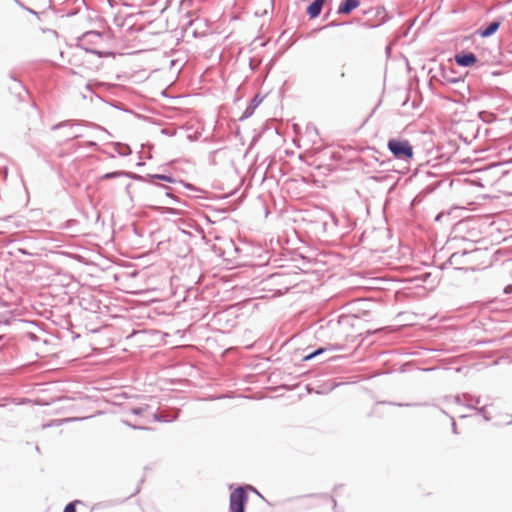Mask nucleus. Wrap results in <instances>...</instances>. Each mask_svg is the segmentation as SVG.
Returning a JSON list of instances; mask_svg holds the SVG:
<instances>
[{
    "label": "nucleus",
    "instance_id": "473e14b6",
    "mask_svg": "<svg viewBox=\"0 0 512 512\" xmlns=\"http://www.w3.org/2000/svg\"><path fill=\"white\" fill-rule=\"evenodd\" d=\"M86 146L89 147V148H93V149H97L98 148V144L95 141H88V142H86Z\"/></svg>",
    "mask_w": 512,
    "mask_h": 512
},
{
    "label": "nucleus",
    "instance_id": "20e7f679",
    "mask_svg": "<svg viewBox=\"0 0 512 512\" xmlns=\"http://www.w3.org/2000/svg\"><path fill=\"white\" fill-rule=\"evenodd\" d=\"M431 80L440 81L446 84H464V79L460 75H457L454 69L446 68L444 65H441L438 68L437 73L431 76Z\"/></svg>",
    "mask_w": 512,
    "mask_h": 512
},
{
    "label": "nucleus",
    "instance_id": "1a4fd4ad",
    "mask_svg": "<svg viewBox=\"0 0 512 512\" xmlns=\"http://www.w3.org/2000/svg\"><path fill=\"white\" fill-rule=\"evenodd\" d=\"M361 0H342L337 8V14L349 15L360 6Z\"/></svg>",
    "mask_w": 512,
    "mask_h": 512
},
{
    "label": "nucleus",
    "instance_id": "4c0bfd02",
    "mask_svg": "<svg viewBox=\"0 0 512 512\" xmlns=\"http://www.w3.org/2000/svg\"><path fill=\"white\" fill-rule=\"evenodd\" d=\"M314 358H315V357L313 356V353H312V351H311L310 353H308V354H306L305 356H303L302 360H303V361H309V360H312V359H314Z\"/></svg>",
    "mask_w": 512,
    "mask_h": 512
},
{
    "label": "nucleus",
    "instance_id": "bb28decb",
    "mask_svg": "<svg viewBox=\"0 0 512 512\" xmlns=\"http://www.w3.org/2000/svg\"><path fill=\"white\" fill-rule=\"evenodd\" d=\"M345 23H338L336 21H331L329 22L328 24H326L325 26H323V29H327V28H332V27H337V26H340V25H344Z\"/></svg>",
    "mask_w": 512,
    "mask_h": 512
},
{
    "label": "nucleus",
    "instance_id": "f704fd0d",
    "mask_svg": "<svg viewBox=\"0 0 512 512\" xmlns=\"http://www.w3.org/2000/svg\"><path fill=\"white\" fill-rule=\"evenodd\" d=\"M128 426H130L131 428L133 429H138V430H146L148 429L147 427H144V426H137V425H132L130 424L129 422H125Z\"/></svg>",
    "mask_w": 512,
    "mask_h": 512
},
{
    "label": "nucleus",
    "instance_id": "b1692460",
    "mask_svg": "<svg viewBox=\"0 0 512 512\" xmlns=\"http://www.w3.org/2000/svg\"><path fill=\"white\" fill-rule=\"evenodd\" d=\"M87 52L97 55L100 58L106 57L111 54L110 52H104V51H100V50H96V49H87Z\"/></svg>",
    "mask_w": 512,
    "mask_h": 512
},
{
    "label": "nucleus",
    "instance_id": "4be33fe9",
    "mask_svg": "<svg viewBox=\"0 0 512 512\" xmlns=\"http://www.w3.org/2000/svg\"><path fill=\"white\" fill-rule=\"evenodd\" d=\"M149 408L148 405L140 406V407H134L131 409V413L136 416L142 415L147 409Z\"/></svg>",
    "mask_w": 512,
    "mask_h": 512
},
{
    "label": "nucleus",
    "instance_id": "cd10ccee",
    "mask_svg": "<svg viewBox=\"0 0 512 512\" xmlns=\"http://www.w3.org/2000/svg\"><path fill=\"white\" fill-rule=\"evenodd\" d=\"M160 187L166 190L165 194H166V196H167V197L172 198V199H173L174 201H176V202L178 201V199H177V198H175V197H173V196H172V194H171V192H170V188H169V187H167V186H165V185H160Z\"/></svg>",
    "mask_w": 512,
    "mask_h": 512
},
{
    "label": "nucleus",
    "instance_id": "f8f14e48",
    "mask_svg": "<svg viewBox=\"0 0 512 512\" xmlns=\"http://www.w3.org/2000/svg\"><path fill=\"white\" fill-rule=\"evenodd\" d=\"M328 0H313L306 8V14L310 19H315L320 16L322 8Z\"/></svg>",
    "mask_w": 512,
    "mask_h": 512
},
{
    "label": "nucleus",
    "instance_id": "c9c22d12",
    "mask_svg": "<svg viewBox=\"0 0 512 512\" xmlns=\"http://www.w3.org/2000/svg\"><path fill=\"white\" fill-rule=\"evenodd\" d=\"M18 252H19V253H21V254H23V255H27V256H32V255H34L33 253H31V252L27 251V250H26V249H24V248H18Z\"/></svg>",
    "mask_w": 512,
    "mask_h": 512
},
{
    "label": "nucleus",
    "instance_id": "aec40b11",
    "mask_svg": "<svg viewBox=\"0 0 512 512\" xmlns=\"http://www.w3.org/2000/svg\"><path fill=\"white\" fill-rule=\"evenodd\" d=\"M79 503H81L79 500H75V501H72V502L68 503L65 506L63 512H77L76 505L79 504Z\"/></svg>",
    "mask_w": 512,
    "mask_h": 512
},
{
    "label": "nucleus",
    "instance_id": "393cba45",
    "mask_svg": "<svg viewBox=\"0 0 512 512\" xmlns=\"http://www.w3.org/2000/svg\"><path fill=\"white\" fill-rule=\"evenodd\" d=\"M380 404H390V405H395V406H399V407H403V406H419L420 404L418 403H414V404H411V403H395V402H386V401H382V402H379Z\"/></svg>",
    "mask_w": 512,
    "mask_h": 512
},
{
    "label": "nucleus",
    "instance_id": "7ed1b4c3",
    "mask_svg": "<svg viewBox=\"0 0 512 512\" xmlns=\"http://www.w3.org/2000/svg\"><path fill=\"white\" fill-rule=\"evenodd\" d=\"M249 500L246 488L237 486L229 496L230 512H246V506Z\"/></svg>",
    "mask_w": 512,
    "mask_h": 512
},
{
    "label": "nucleus",
    "instance_id": "dca6fc26",
    "mask_svg": "<svg viewBox=\"0 0 512 512\" xmlns=\"http://www.w3.org/2000/svg\"><path fill=\"white\" fill-rule=\"evenodd\" d=\"M145 178H149L151 180H161V181H165V182H168V183H176L177 180L175 178H173L172 176L170 175H166V174H148L147 176L144 177Z\"/></svg>",
    "mask_w": 512,
    "mask_h": 512
},
{
    "label": "nucleus",
    "instance_id": "79ce46f5",
    "mask_svg": "<svg viewBox=\"0 0 512 512\" xmlns=\"http://www.w3.org/2000/svg\"><path fill=\"white\" fill-rule=\"evenodd\" d=\"M11 78L18 84L19 87L23 88L22 84L14 77V75H11Z\"/></svg>",
    "mask_w": 512,
    "mask_h": 512
},
{
    "label": "nucleus",
    "instance_id": "4468645a",
    "mask_svg": "<svg viewBox=\"0 0 512 512\" xmlns=\"http://www.w3.org/2000/svg\"><path fill=\"white\" fill-rule=\"evenodd\" d=\"M344 349V345L342 344H328L326 346H321L312 351L313 356L316 358L319 355L327 351H341Z\"/></svg>",
    "mask_w": 512,
    "mask_h": 512
},
{
    "label": "nucleus",
    "instance_id": "5701e85b",
    "mask_svg": "<svg viewBox=\"0 0 512 512\" xmlns=\"http://www.w3.org/2000/svg\"><path fill=\"white\" fill-rule=\"evenodd\" d=\"M453 400L454 403L458 404V405H464L466 406V402L464 403L463 402V394L462 395H456V396H451V397H446V400Z\"/></svg>",
    "mask_w": 512,
    "mask_h": 512
},
{
    "label": "nucleus",
    "instance_id": "ea45409f",
    "mask_svg": "<svg viewBox=\"0 0 512 512\" xmlns=\"http://www.w3.org/2000/svg\"><path fill=\"white\" fill-rule=\"evenodd\" d=\"M504 293L507 295L512 293V284H509L504 288Z\"/></svg>",
    "mask_w": 512,
    "mask_h": 512
},
{
    "label": "nucleus",
    "instance_id": "423d86ee",
    "mask_svg": "<svg viewBox=\"0 0 512 512\" xmlns=\"http://www.w3.org/2000/svg\"><path fill=\"white\" fill-rule=\"evenodd\" d=\"M355 320H358L357 317L355 316H352V315H341L338 317L337 320H334V319H331L327 322L326 324V328L327 329H330V330H336L338 328H345V327H348V326H353L354 325V321ZM325 327L322 325L320 326L319 328V331H317V334L318 335H323V331H324Z\"/></svg>",
    "mask_w": 512,
    "mask_h": 512
},
{
    "label": "nucleus",
    "instance_id": "0eeeda50",
    "mask_svg": "<svg viewBox=\"0 0 512 512\" xmlns=\"http://www.w3.org/2000/svg\"><path fill=\"white\" fill-rule=\"evenodd\" d=\"M454 61L460 67H471L478 62V58L473 52L463 50L455 54Z\"/></svg>",
    "mask_w": 512,
    "mask_h": 512
},
{
    "label": "nucleus",
    "instance_id": "a18cd8bd",
    "mask_svg": "<svg viewBox=\"0 0 512 512\" xmlns=\"http://www.w3.org/2000/svg\"><path fill=\"white\" fill-rule=\"evenodd\" d=\"M86 88H87V89H91L90 84H87V85H86Z\"/></svg>",
    "mask_w": 512,
    "mask_h": 512
},
{
    "label": "nucleus",
    "instance_id": "c03bdc74",
    "mask_svg": "<svg viewBox=\"0 0 512 512\" xmlns=\"http://www.w3.org/2000/svg\"><path fill=\"white\" fill-rule=\"evenodd\" d=\"M330 13H327L324 15V19H327L329 17Z\"/></svg>",
    "mask_w": 512,
    "mask_h": 512
},
{
    "label": "nucleus",
    "instance_id": "ddd939ff",
    "mask_svg": "<svg viewBox=\"0 0 512 512\" xmlns=\"http://www.w3.org/2000/svg\"><path fill=\"white\" fill-rule=\"evenodd\" d=\"M179 410L174 413H159L155 412L153 414V419L157 422H172L175 421L179 416Z\"/></svg>",
    "mask_w": 512,
    "mask_h": 512
},
{
    "label": "nucleus",
    "instance_id": "a878e982",
    "mask_svg": "<svg viewBox=\"0 0 512 512\" xmlns=\"http://www.w3.org/2000/svg\"><path fill=\"white\" fill-rule=\"evenodd\" d=\"M160 132H161V134L169 136V137H173V136L176 135V130L175 129H171V128H162L160 130Z\"/></svg>",
    "mask_w": 512,
    "mask_h": 512
},
{
    "label": "nucleus",
    "instance_id": "c85d7f7f",
    "mask_svg": "<svg viewBox=\"0 0 512 512\" xmlns=\"http://www.w3.org/2000/svg\"><path fill=\"white\" fill-rule=\"evenodd\" d=\"M88 417H70V418H65L62 420V422H72V421H81V420H84V419H87Z\"/></svg>",
    "mask_w": 512,
    "mask_h": 512
},
{
    "label": "nucleus",
    "instance_id": "6ab92c4d",
    "mask_svg": "<svg viewBox=\"0 0 512 512\" xmlns=\"http://www.w3.org/2000/svg\"><path fill=\"white\" fill-rule=\"evenodd\" d=\"M464 400H466V404H472V402L475 404L474 406L480 404L482 402L480 396H473L469 393L463 394Z\"/></svg>",
    "mask_w": 512,
    "mask_h": 512
},
{
    "label": "nucleus",
    "instance_id": "37998d69",
    "mask_svg": "<svg viewBox=\"0 0 512 512\" xmlns=\"http://www.w3.org/2000/svg\"><path fill=\"white\" fill-rule=\"evenodd\" d=\"M20 7H22L24 9V4L22 2H20L19 0H14Z\"/></svg>",
    "mask_w": 512,
    "mask_h": 512
},
{
    "label": "nucleus",
    "instance_id": "58836bf2",
    "mask_svg": "<svg viewBox=\"0 0 512 512\" xmlns=\"http://www.w3.org/2000/svg\"><path fill=\"white\" fill-rule=\"evenodd\" d=\"M88 36L101 37V34L99 32H96V31H90V32L85 34V37H88Z\"/></svg>",
    "mask_w": 512,
    "mask_h": 512
},
{
    "label": "nucleus",
    "instance_id": "9b49d317",
    "mask_svg": "<svg viewBox=\"0 0 512 512\" xmlns=\"http://www.w3.org/2000/svg\"><path fill=\"white\" fill-rule=\"evenodd\" d=\"M119 177H128V178H131L134 180L144 181V176L133 173V172H128V171L107 172L102 176V179L109 180V179H114V178H119Z\"/></svg>",
    "mask_w": 512,
    "mask_h": 512
},
{
    "label": "nucleus",
    "instance_id": "a19ab883",
    "mask_svg": "<svg viewBox=\"0 0 512 512\" xmlns=\"http://www.w3.org/2000/svg\"><path fill=\"white\" fill-rule=\"evenodd\" d=\"M24 9H25L27 12H29V13H31V14H33V15H36V16L38 15V13H37L36 11H34L33 9H31V8H29V7H24Z\"/></svg>",
    "mask_w": 512,
    "mask_h": 512
},
{
    "label": "nucleus",
    "instance_id": "a211bd4d",
    "mask_svg": "<svg viewBox=\"0 0 512 512\" xmlns=\"http://www.w3.org/2000/svg\"><path fill=\"white\" fill-rule=\"evenodd\" d=\"M303 496H300L299 498H302ZM304 497H313V498H321V499H330L331 502L333 503V508L336 507L337 505V502L336 500L333 498V497H330L328 494H325V493H312V494H308V495H305Z\"/></svg>",
    "mask_w": 512,
    "mask_h": 512
},
{
    "label": "nucleus",
    "instance_id": "2f4dec72",
    "mask_svg": "<svg viewBox=\"0 0 512 512\" xmlns=\"http://www.w3.org/2000/svg\"><path fill=\"white\" fill-rule=\"evenodd\" d=\"M450 418H451V420H452V424H451L452 433H453V434H457V433H458V431H457V425H456V422H455V420H454V418H453V417H450Z\"/></svg>",
    "mask_w": 512,
    "mask_h": 512
},
{
    "label": "nucleus",
    "instance_id": "7c9ffc66",
    "mask_svg": "<svg viewBox=\"0 0 512 512\" xmlns=\"http://www.w3.org/2000/svg\"><path fill=\"white\" fill-rule=\"evenodd\" d=\"M179 183H180V184H182V185H183L185 188H187V189H190V190H193V191H195V190H196V188H195L192 184L185 183V182H183L182 180H180V181H179Z\"/></svg>",
    "mask_w": 512,
    "mask_h": 512
},
{
    "label": "nucleus",
    "instance_id": "39448f33",
    "mask_svg": "<svg viewBox=\"0 0 512 512\" xmlns=\"http://www.w3.org/2000/svg\"><path fill=\"white\" fill-rule=\"evenodd\" d=\"M476 252H478V249H475L473 251L462 250V251L454 252L447 260L446 265L448 264L457 270H468V268L465 267V265L470 263V261L468 260V257L472 253H476Z\"/></svg>",
    "mask_w": 512,
    "mask_h": 512
},
{
    "label": "nucleus",
    "instance_id": "412c9836",
    "mask_svg": "<svg viewBox=\"0 0 512 512\" xmlns=\"http://www.w3.org/2000/svg\"><path fill=\"white\" fill-rule=\"evenodd\" d=\"M162 213L163 214L173 215V216H178V215L181 214L180 210L175 209V208H171V207H164V208H162Z\"/></svg>",
    "mask_w": 512,
    "mask_h": 512
},
{
    "label": "nucleus",
    "instance_id": "72a5a7b5",
    "mask_svg": "<svg viewBox=\"0 0 512 512\" xmlns=\"http://www.w3.org/2000/svg\"><path fill=\"white\" fill-rule=\"evenodd\" d=\"M345 68H346V64H342V66H341V71H340V75H339V77H340L341 79H344V78L346 77Z\"/></svg>",
    "mask_w": 512,
    "mask_h": 512
},
{
    "label": "nucleus",
    "instance_id": "c756f323",
    "mask_svg": "<svg viewBox=\"0 0 512 512\" xmlns=\"http://www.w3.org/2000/svg\"><path fill=\"white\" fill-rule=\"evenodd\" d=\"M246 488V491L248 492V490L256 493L259 497H261L262 499H264V497L257 491V489L255 487H253L252 485H245L244 486Z\"/></svg>",
    "mask_w": 512,
    "mask_h": 512
},
{
    "label": "nucleus",
    "instance_id": "e433bc0d",
    "mask_svg": "<svg viewBox=\"0 0 512 512\" xmlns=\"http://www.w3.org/2000/svg\"><path fill=\"white\" fill-rule=\"evenodd\" d=\"M314 358H315V357L313 356V353H312V351H311L310 353H308V354H306L305 356H303L302 360H303V361H309V360H312V359H314Z\"/></svg>",
    "mask_w": 512,
    "mask_h": 512
},
{
    "label": "nucleus",
    "instance_id": "9d476101",
    "mask_svg": "<svg viewBox=\"0 0 512 512\" xmlns=\"http://www.w3.org/2000/svg\"><path fill=\"white\" fill-rule=\"evenodd\" d=\"M263 98L260 97L259 94L255 95L247 105L246 109L243 111L242 115L239 117V121H244L248 118H250L253 114L255 109L260 105Z\"/></svg>",
    "mask_w": 512,
    "mask_h": 512
},
{
    "label": "nucleus",
    "instance_id": "2eb2a0df",
    "mask_svg": "<svg viewBox=\"0 0 512 512\" xmlns=\"http://www.w3.org/2000/svg\"><path fill=\"white\" fill-rule=\"evenodd\" d=\"M115 151L121 156H128L132 153L129 145L120 142L114 143Z\"/></svg>",
    "mask_w": 512,
    "mask_h": 512
},
{
    "label": "nucleus",
    "instance_id": "f257e3e1",
    "mask_svg": "<svg viewBox=\"0 0 512 512\" xmlns=\"http://www.w3.org/2000/svg\"><path fill=\"white\" fill-rule=\"evenodd\" d=\"M82 125L96 128V129L102 130V131L106 132L107 134H109V132L105 128L101 127L98 124L86 122V121H73V120H66V121L56 123L51 127V130L56 131V130H59L62 128H67V131L64 134V136H65L64 141L68 142L70 140L78 139V138L82 137V134L74 131L75 126H82Z\"/></svg>",
    "mask_w": 512,
    "mask_h": 512
},
{
    "label": "nucleus",
    "instance_id": "f03ea898",
    "mask_svg": "<svg viewBox=\"0 0 512 512\" xmlns=\"http://www.w3.org/2000/svg\"><path fill=\"white\" fill-rule=\"evenodd\" d=\"M388 150L398 160L413 158V147L408 140L392 138L387 143Z\"/></svg>",
    "mask_w": 512,
    "mask_h": 512
},
{
    "label": "nucleus",
    "instance_id": "6e6552de",
    "mask_svg": "<svg viewBox=\"0 0 512 512\" xmlns=\"http://www.w3.org/2000/svg\"><path fill=\"white\" fill-rule=\"evenodd\" d=\"M502 21L503 19L499 17L489 23H485L477 30L476 33L482 38H488L498 31L502 24Z\"/></svg>",
    "mask_w": 512,
    "mask_h": 512
},
{
    "label": "nucleus",
    "instance_id": "f3484780",
    "mask_svg": "<svg viewBox=\"0 0 512 512\" xmlns=\"http://www.w3.org/2000/svg\"><path fill=\"white\" fill-rule=\"evenodd\" d=\"M466 407L469 409L476 410L479 415H481L485 421H489L491 417L486 411L487 404L483 405L482 407L474 406L473 404H466Z\"/></svg>",
    "mask_w": 512,
    "mask_h": 512
}]
</instances>
